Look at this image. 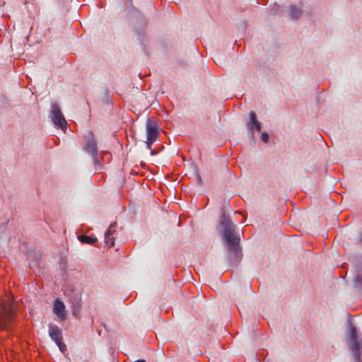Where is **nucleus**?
I'll use <instances>...</instances> for the list:
<instances>
[{
	"label": "nucleus",
	"instance_id": "obj_1",
	"mask_svg": "<svg viewBox=\"0 0 362 362\" xmlns=\"http://www.w3.org/2000/svg\"><path fill=\"white\" fill-rule=\"evenodd\" d=\"M217 230L226 243L227 249L234 250L235 247L238 245V242H240V234L236 232L235 223L230 215L223 210L217 224Z\"/></svg>",
	"mask_w": 362,
	"mask_h": 362
},
{
	"label": "nucleus",
	"instance_id": "obj_2",
	"mask_svg": "<svg viewBox=\"0 0 362 362\" xmlns=\"http://www.w3.org/2000/svg\"><path fill=\"white\" fill-rule=\"evenodd\" d=\"M124 1V12L129 16L137 18V22L135 25L134 32L137 40L143 47L144 51L146 52V35L144 28L148 23V20L142 14L139 13V11L133 6L132 0Z\"/></svg>",
	"mask_w": 362,
	"mask_h": 362
},
{
	"label": "nucleus",
	"instance_id": "obj_3",
	"mask_svg": "<svg viewBox=\"0 0 362 362\" xmlns=\"http://www.w3.org/2000/svg\"><path fill=\"white\" fill-rule=\"evenodd\" d=\"M83 151L91 156L93 163L96 168H102V164L98 157L97 141L91 132H90V136L86 140V145L83 146Z\"/></svg>",
	"mask_w": 362,
	"mask_h": 362
},
{
	"label": "nucleus",
	"instance_id": "obj_4",
	"mask_svg": "<svg viewBox=\"0 0 362 362\" xmlns=\"http://www.w3.org/2000/svg\"><path fill=\"white\" fill-rule=\"evenodd\" d=\"M51 119L54 125L62 130L67 127V122L64 117L59 105L57 103H51Z\"/></svg>",
	"mask_w": 362,
	"mask_h": 362
},
{
	"label": "nucleus",
	"instance_id": "obj_5",
	"mask_svg": "<svg viewBox=\"0 0 362 362\" xmlns=\"http://www.w3.org/2000/svg\"><path fill=\"white\" fill-rule=\"evenodd\" d=\"M66 296L72 308V315L76 318L78 317L81 308V293L78 290L70 289L66 291Z\"/></svg>",
	"mask_w": 362,
	"mask_h": 362
},
{
	"label": "nucleus",
	"instance_id": "obj_6",
	"mask_svg": "<svg viewBox=\"0 0 362 362\" xmlns=\"http://www.w3.org/2000/svg\"><path fill=\"white\" fill-rule=\"evenodd\" d=\"M240 242H238V245L235 247L234 250L228 249V251L231 252L230 254L228 256V260L229 263V266L231 268H235L238 267V264L241 262L243 258V254L240 250Z\"/></svg>",
	"mask_w": 362,
	"mask_h": 362
},
{
	"label": "nucleus",
	"instance_id": "obj_7",
	"mask_svg": "<svg viewBox=\"0 0 362 362\" xmlns=\"http://www.w3.org/2000/svg\"><path fill=\"white\" fill-rule=\"evenodd\" d=\"M146 137L158 139L159 136V127L156 120L148 117L146 124Z\"/></svg>",
	"mask_w": 362,
	"mask_h": 362
},
{
	"label": "nucleus",
	"instance_id": "obj_8",
	"mask_svg": "<svg viewBox=\"0 0 362 362\" xmlns=\"http://www.w3.org/2000/svg\"><path fill=\"white\" fill-rule=\"evenodd\" d=\"M349 348L351 352L353 360L355 362H362L361 349L362 341H348Z\"/></svg>",
	"mask_w": 362,
	"mask_h": 362
},
{
	"label": "nucleus",
	"instance_id": "obj_9",
	"mask_svg": "<svg viewBox=\"0 0 362 362\" xmlns=\"http://www.w3.org/2000/svg\"><path fill=\"white\" fill-rule=\"evenodd\" d=\"M65 308V305L61 299L57 298L54 300L53 312L62 320H64L67 317Z\"/></svg>",
	"mask_w": 362,
	"mask_h": 362
},
{
	"label": "nucleus",
	"instance_id": "obj_10",
	"mask_svg": "<svg viewBox=\"0 0 362 362\" xmlns=\"http://www.w3.org/2000/svg\"><path fill=\"white\" fill-rule=\"evenodd\" d=\"M29 267L35 272L40 271V264L42 262L41 254L38 252H34L29 254Z\"/></svg>",
	"mask_w": 362,
	"mask_h": 362
},
{
	"label": "nucleus",
	"instance_id": "obj_11",
	"mask_svg": "<svg viewBox=\"0 0 362 362\" xmlns=\"http://www.w3.org/2000/svg\"><path fill=\"white\" fill-rule=\"evenodd\" d=\"M249 119L250 121L247 125V129L252 132L255 131L258 132H261L262 123L258 120L257 116L254 111L251 110L249 112Z\"/></svg>",
	"mask_w": 362,
	"mask_h": 362
},
{
	"label": "nucleus",
	"instance_id": "obj_12",
	"mask_svg": "<svg viewBox=\"0 0 362 362\" xmlns=\"http://www.w3.org/2000/svg\"><path fill=\"white\" fill-rule=\"evenodd\" d=\"M117 223L116 221L112 222L109 228L105 232V243L109 247H112L115 245V238L113 237V234L115 232V228L117 226Z\"/></svg>",
	"mask_w": 362,
	"mask_h": 362
},
{
	"label": "nucleus",
	"instance_id": "obj_13",
	"mask_svg": "<svg viewBox=\"0 0 362 362\" xmlns=\"http://www.w3.org/2000/svg\"><path fill=\"white\" fill-rule=\"evenodd\" d=\"M353 286L362 291V266L360 263L356 264V274L353 279Z\"/></svg>",
	"mask_w": 362,
	"mask_h": 362
},
{
	"label": "nucleus",
	"instance_id": "obj_14",
	"mask_svg": "<svg viewBox=\"0 0 362 362\" xmlns=\"http://www.w3.org/2000/svg\"><path fill=\"white\" fill-rule=\"evenodd\" d=\"M288 15L292 20H298L303 13L302 7L297 5H290L286 8Z\"/></svg>",
	"mask_w": 362,
	"mask_h": 362
},
{
	"label": "nucleus",
	"instance_id": "obj_15",
	"mask_svg": "<svg viewBox=\"0 0 362 362\" xmlns=\"http://www.w3.org/2000/svg\"><path fill=\"white\" fill-rule=\"evenodd\" d=\"M347 339H359L358 329L351 320L347 321Z\"/></svg>",
	"mask_w": 362,
	"mask_h": 362
},
{
	"label": "nucleus",
	"instance_id": "obj_16",
	"mask_svg": "<svg viewBox=\"0 0 362 362\" xmlns=\"http://www.w3.org/2000/svg\"><path fill=\"white\" fill-rule=\"evenodd\" d=\"M77 239L83 244H88L94 245L98 241V238L94 236H89L85 234H80L77 235Z\"/></svg>",
	"mask_w": 362,
	"mask_h": 362
},
{
	"label": "nucleus",
	"instance_id": "obj_17",
	"mask_svg": "<svg viewBox=\"0 0 362 362\" xmlns=\"http://www.w3.org/2000/svg\"><path fill=\"white\" fill-rule=\"evenodd\" d=\"M49 335L51 339H62V330L57 326H52L49 327Z\"/></svg>",
	"mask_w": 362,
	"mask_h": 362
},
{
	"label": "nucleus",
	"instance_id": "obj_18",
	"mask_svg": "<svg viewBox=\"0 0 362 362\" xmlns=\"http://www.w3.org/2000/svg\"><path fill=\"white\" fill-rule=\"evenodd\" d=\"M13 320V314L12 312L10 311L5 316L2 317L0 320V329H4L7 328L8 324L11 323Z\"/></svg>",
	"mask_w": 362,
	"mask_h": 362
},
{
	"label": "nucleus",
	"instance_id": "obj_19",
	"mask_svg": "<svg viewBox=\"0 0 362 362\" xmlns=\"http://www.w3.org/2000/svg\"><path fill=\"white\" fill-rule=\"evenodd\" d=\"M286 11V7L275 4L269 8V13L272 15L282 14Z\"/></svg>",
	"mask_w": 362,
	"mask_h": 362
},
{
	"label": "nucleus",
	"instance_id": "obj_20",
	"mask_svg": "<svg viewBox=\"0 0 362 362\" xmlns=\"http://www.w3.org/2000/svg\"><path fill=\"white\" fill-rule=\"evenodd\" d=\"M102 101L103 102V103H105L110 107L113 106V102H112L110 91L107 89H106L104 92V95L102 98Z\"/></svg>",
	"mask_w": 362,
	"mask_h": 362
},
{
	"label": "nucleus",
	"instance_id": "obj_21",
	"mask_svg": "<svg viewBox=\"0 0 362 362\" xmlns=\"http://www.w3.org/2000/svg\"><path fill=\"white\" fill-rule=\"evenodd\" d=\"M54 342L61 352L64 353L66 351V345L64 344V341H54Z\"/></svg>",
	"mask_w": 362,
	"mask_h": 362
},
{
	"label": "nucleus",
	"instance_id": "obj_22",
	"mask_svg": "<svg viewBox=\"0 0 362 362\" xmlns=\"http://www.w3.org/2000/svg\"><path fill=\"white\" fill-rule=\"evenodd\" d=\"M261 140L263 143L267 144L269 141L270 136L267 132H263L261 134Z\"/></svg>",
	"mask_w": 362,
	"mask_h": 362
},
{
	"label": "nucleus",
	"instance_id": "obj_23",
	"mask_svg": "<svg viewBox=\"0 0 362 362\" xmlns=\"http://www.w3.org/2000/svg\"><path fill=\"white\" fill-rule=\"evenodd\" d=\"M156 141V139H152V138H148L146 137V148L148 149H151V146L153 145V144Z\"/></svg>",
	"mask_w": 362,
	"mask_h": 362
},
{
	"label": "nucleus",
	"instance_id": "obj_24",
	"mask_svg": "<svg viewBox=\"0 0 362 362\" xmlns=\"http://www.w3.org/2000/svg\"><path fill=\"white\" fill-rule=\"evenodd\" d=\"M194 169H195V172H196V177H197V181L198 182L199 185H202V177L200 176V175L198 173V168H197V166L196 165H194Z\"/></svg>",
	"mask_w": 362,
	"mask_h": 362
},
{
	"label": "nucleus",
	"instance_id": "obj_25",
	"mask_svg": "<svg viewBox=\"0 0 362 362\" xmlns=\"http://www.w3.org/2000/svg\"><path fill=\"white\" fill-rule=\"evenodd\" d=\"M254 361L255 362H269V361H267V360H264L263 361H262L259 358H257V355L256 354L255 358H254Z\"/></svg>",
	"mask_w": 362,
	"mask_h": 362
},
{
	"label": "nucleus",
	"instance_id": "obj_26",
	"mask_svg": "<svg viewBox=\"0 0 362 362\" xmlns=\"http://www.w3.org/2000/svg\"><path fill=\"white\" fill-rule=\"evenodd\" d=\"M8 223V221H7L5 223H3V225L1 226V228H2L4 230H5L6 229V228H7Z\"/></svg>",
	"mask_w": 362,
	"mask_h": 362
},
{
	"label": "nucleus",
	"instance_id": "obj_27",
	"mask_svg": "<svg viewBox=\"0 0 362 362\" xmlns=\"http://www.w3.org/2000/svg\"><path fill=\"white\" fill-rule=\"evenodd\" d=\"M134 362H146V360L144 359H138V360H136Z\"/></svg>",
	"mask_w": 362,
	"mask_h": 362
},
{
	"label": "nucleus",
	"instance_id": "obj_28",
	"mask_svg": "<svg viewBox=\"0 0 362 362\" xmlns=\"http://www.w3.org/2000/svg\"><path fill=\"white\" fill-rule=\"evenodd\" d=\"M156 154V152H155V151L151 150V156H155Z\"/></svg>",
	"mask_w": 362,
	"mask_h": 362
},
{
	"label": "nucleus",
	"instance_id": "obj_29",
	"mask_svg": "<svg viewBox=\"0 0 362 362\" xmlns=\"http://www.w3.org/2000/svg\"><path fill=\"white\" fill-rule=\"evenodd\" d=\"M0 339H5V337H0Z\"/></svg>",
	"mask_w": 362,
	"mask_h": 362
}]
</instances>
